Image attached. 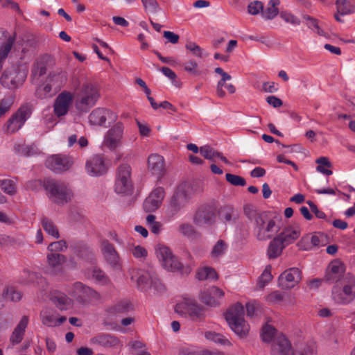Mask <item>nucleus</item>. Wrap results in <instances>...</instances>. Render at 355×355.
I'll use <instances>...</instances> for the list:
<instances>
[{
	"instance_id": "4d7b16f0",
	"label": "nucleus",
	"mask_w": 355,
	"mask_h": 355,
	"mask_svg": "<svg viewBox=\"0 0 355 355\" xmlns=\"http://www.w3.org/2000/svg\"><path fill=\"white\" fill-rule=\"evenodd\" d=\"M303 18L307 21L306 24L309 28L316 32L319 35H324V31L319 27L318 20L316 19H314L309 15H304Z\"/></svg>"
},
{
	"instance_id": "052dcab7",
	"label": "nucleus",
	"mask_w": 355,
	"mask_h": 355,
	"mask_svg": "<svg viewBox=\"0 0 355 355\" xmlns=\"http://www.w3.org/2000/svg\"><path fill=\"white\" fill-rule=\"evenodd\" d=\"M275 333V329L271 325L266 324L262 328L261 338L263 342H270Z\"/></svg>"
},
{
	"instance_id": "423d86ee",
	"label": "nucleus",
	"mask_w": 355,
	"mask_h": 355,
	"mask_svg": "<svg viewBox=\"0 0 355 355\" xmlns=\"http://www.w3.org/2000/svg\"><path fill=\"white\" fill-rule=\"evenodd\" d=\"M279 231L275 221L268 218L266 215H258L254 223V234L257 240L263 241L270 239Z\"/></svg>"
},
{
	"instance_id": "c9c22d12",
	"label": "nucleus",
	"mask_w": 355,
	"mask_h": 355,
	"mask_svg": "<svg viewBox=\"0 0 355 355\" xmlns=\"http://www.w3.org/2000/svg\"><path fill=\"white\" fill-rule=\"evenodd\" d=\"M92 341L105 347H116L119 344V340L110 334H100L94 337Z\"/></svg>"
},
{
	"instance_id": "bb28decb",
	"label": "nucleus",
	"mask_w": 355,
	"mask_h": 355,
	"mask_svg": "<svg viewBox=\"0 0 355 355\" xmlns=\"http://www.w3.org/2000/svg\"><path fill=\"white\" fill-rule=\"evenodd\" d=\"M301 235V229L299 226H288L277 236L284 245H287L294 243Z\"/></svg>"
},
{
	"instance_id": "4c0bfd02",
	"label": "nucleus",
	"mask_w": 355,
	"mask_h": 355,
	"mask_svg": "<svg viewBox=\"0 0 355 355\" xmlns=\"http://www.w3.org/2000/svg\"><path fill=\"white\" fill-rule=\"evenodd\" d=\"M0 189L10 196H15L17 192V179L0 180Z\"/></svg>"
},
{
	"instance_id": "a19ab883",
	"label": "nucleus",
	"mask_w": 355,
	"mask_h": 355,
	"mask_svg": "<svg viewBox=\"0 0 355 355\" xmlns=\"http://www.w3.org/2000/svg\"><path fill=\"white\" fill-rule=\"evenodd\" d=\"M237 216L236 211L230 206H225L220 211V217L224 223L234 222Z\"/></svg>"
},
{
	"instance_id": "f8f14e48",
	"label": "nucleus",
	"mask_w": 355,
	"mask_h": 355,
	"mask_svg": "<svg viewBox=\"0 0 355 355\" xmlns=\"http://www.w3.org/2000/svg\"><path fill=\"white\" fill-rule=\"evenodd\" d=\"M124 133V125L121 122L116 123L105 133L103 141L104 147L111 151L116 150L122 145Z\"/></svg>"
},
{
	"instance_id": "3c124183",
	"label": "nucleus",
	"mask_w": 355,
	"mask_h": 355,
	"mask_svg": "<svg viewBox=\"0 0 355 355\" xmlns=\"http://www.w3.org/2000/svg\"><path fill=\"white\" fill-rule=\"evenodd\" d=\"M227 245L223 240H218L211 251V257L213 259H218L226 252Z\"/></svg>"
},
{
	"instance_id": "09e8293b",
	"label": "nucleus",
	"mask_w": 355,
	"mask_h": 355,
	"mask_svg": "<svg viewBox=\"0 0 355 355\" xmlns=\"http://www.w3.org/2000/svg\"><path fill=\"white\" fill-rule=\"evenodd\" d=\"M309 240L313 246H319L320 239L319 236L317 235H312L311 237H309V236H304L301 239V240L297 243V245L302 250H309L310 247L306 245L309 241Z\"/></svg>"
},
{
	"instance_id": "e433bc0d",
	"label": "nucleus",
	"mask_w": 355,
	"mask_h": 355,
	"mask_svg": "<svg viewBox=\"0 0 355 355\" xmlns=\"http://www.w3.org/2000/svg\"><path fill=\"white\" fill-rule=\"evenodd\" d=\"M52 300L55 306L60 310H67L72 305L71 300L62 293H55Z\"/></svg>"
},
{
	"instance_id": "a18cd8bd",
	"label": "nucleus",
	"mask_w": 355,
	"mask_h": 355,
	"mask_svg": "<svg viewBox=\"0 0 355 355\" xmlns=\"http://www.w3.org/2000/svg\"><path fill=\"white\" fill-rule=\"evenodd\" d=\"M42 225L45 232L52 236L53 237L58 239L60 236L58 230L53 222L46 217H43L42 219Z\"/></svg>"
},
{
	"instance_id": "f3484780",
	"label": "nucleus",
	"mask_w": 355,
	"mask_h": 355,
	"mask_svg": "<svg viewBox=\"0 0 355 355\" xmlns=\"http://www.w3.org/2000/svg\"><path fill=\"white\" fill-rule=\"evenodd\" d=\"M73 94L69 91H63L56 97L53 111L55 116L60 117L66 115L72 105Z\"/></svg>"
},
{
	"instance_id": "37998d69",
	"label": "nucleus",
	"mask_w": 355,
	"mask_h": 355,
	"mask_svg": "<svg viewBox=\"0 0 355 355\" xmlns=\"http://www.w3.org/2000/svg\"><path fill=\"white\" fill-rule=\"evenodd\" d=\"M21 298V294L12 286H6L2 292V300H10L12 302H19Z\"/></svg>"
},
{
	"instance_id": "a878e982",
	"label": "nucleus",
	"mask_w": 355,
	"mask_h": 355,
	"mask_svg": "<svg viewBox=\"0 0 355 355\" xmlns=\"http://www.w3.org/2000/svg\"><path fill=\"white\" fill-rule=\"evenodd\" d=\"M292 352L291 344L284 336H280L273 341L271 355H291Z\"/></svg>"
},
{
	"instance_id": "20e7f679",
	"label": "nucleus",
	"mask_w": 355,
	"mask_h": 355,
	"mask_svg": "<svg viewBox=\"0 0 355 355\" xmlns=\"http://www.w3.org/2000/svg\"><path fill=\"white\" fill-rule=\"evenodd\" d=\"M175 311L177 313L188 316L193 321L200 322L205 319V308L198 304L193 298L184 297L183 300L178 303Z\"/></svg>"
},
{
	"instance_id": "6e6d98bb",
	"label": "nucleus",
	"mask_w": 355,
	"mask_h": 355,
	"mask_svg": "<svg viewBox=\"0 0 355 355\" xmlns=\"http://www.w3.org/2000/svg\"><path fill=\"white\" fill-rule=\"evenodd\" d=\"M270 270H271L270 266H268L263 270V272L261 274V275L260 276L259 280L258 282V286H259V288H263L266 286V284H267L272 280V275L271 274Z\"/></svg>"
},
{
	"instance_id": "2f4dec72",
	"label": "nucleus",
	"mask_w": 355,
	"mask_h": 355,
	"mask_svg": "<svg viewBox=\"0 0 355 355\" xmlns=\"http://www.w3.org/2000/svg\"><path fill=\"white\" fill-rule=\"evenodd\" d=\"M46 259L48 267L53 274L60 272L62 269V265L67 261L64 255L53 252L48 254Z\"/></svg>"
},
{
	"instance_id": "338daca9",
	"label": "nucleus",
	"mask_w": 355,
	"mask_h": 355,
	"mask_svg": "<svg viewBox=\"0 0 355 355\" xmlns=\"http://www.w3.org/2000/svg\"><path fill=\"white\" fill-rule=\"evenodd\" d=\"M0 1H1V5L2 7L10 8L11 10H15L19 14L21 13V11L19 8V6L17 2L13 1L12 0H0Z\"/></svg>"
},
{
	"instance_id": "5fc2aeb1",
	"label": "nucleus",
	"mask_w": 355,
	"mask_h": 355,
	"mask_svg": "<svg viewBox=\"0 0 355 355\" xmlns=\"http://www.w3.org/2000/svg\"><path fill=\"white\" fill-rule=\"evenodd\" d=\"M184 69L191 75L199 76L200 71L198 69V64L194 60H189L184 64Z\"/></svg>"
},
{
	"instance_id": "680f3d73",
	"label": "nucleus",
	"mask_w": 355,
	"mask_h": 355,
	"mask_svg": "<svg viewBox=\"0 0 355 355\" xmlns=\"http://www.w3.org/2000/svg\"><path fill=\"white\" fill-rule=\"evenodd\" d=\"M185 48L191 51L194 56L198 58H202L203 50L195 42H188L185 45Z\"/></svg>"
},
{
	"instance_id": "72a5a7b5",
	"label": "nucleus",
	"mask_w": 355,
	"mask_h": 355,
	"mask_svg": "<svg viewBox=\"0 0 355 355\" xmlns=\"http://www.w3.org/2000/svg\"><path fill=\"white\" fill-rule=\"evenodd\" d=\"M15 40V35L5 36L4 38L3 35H0V58H6L8 56Z\"/></svg>"
},
{
	"instance_id": "8fccbe9b",
	"label": "nucleus",
	"mask_w": 355,
	"mask_h": 355,
	"mask_svg": "<svg viewBox=\"0 0 355 355\" xmlns=\"http://www.w3.org/2000/svg\"><path fill=\"white\" fill-rule=\"evenodd\" d=\"M205 336L207 340H211L216 343H218L223 345H231L229 340L227 339L224 336L214 331H207L205 334Z\"/></svg>"
},
{
	"instance_id": "a211bd4d",
	"label": "nucleus",
	"mask_w": 355,
	"mask_h": 355,
	"mask_svg": "<svg viewBox=\"0 0 355 355\" xmlns=\"http://www.w3.org/2000/svg\"><path fill=\"white\" fill-rule=\"evenodd\" d=\"M72 164L73 162L69 157L61 155H52L46 161V166L55 173L66 171Z\"/></svg>"
},
{
	"instance_id": "774afa93",
	"label": "nucleus",
	"mask_w": 355,
	"mask_h": 355,
	"mask_svg": "<svg viewBox=\"0 0 355 355\" xmlns=\"http://www.w3.org/2000/svg\"><path fill=\"white\" fill-rule=\"evenodd\" d=\"M145 10L155 12L159 6L157 0H141Z\"/></svg>"
},
{
	"instance_id": "4be33fe9",
	"label": "nucleus",
	"mask_w": 355,
	"mask_h": 355,
	"mask_svg": "<svg viewBox=\"0 0 355 355\" xmlns=\"http://www.w3.org/2000/svg\"><path fill=\"white\" fill-rule=\"evenodd\" d=\"M46 80L58 92L66 84L67 73L61 68H57L49 73Z\"/></svg>"
},
{
	"instance_id": "4468645a",
	"label": "nucleus",
	"mask_w": 355,
	"mask_h": 355,
	"mask_svg": "<svg viewBox=\"0 0 355 355\" xmlns=\"http://www.w3.org/2000/svg\"><path fill=\"white\" fill-rule=\"evenodd\" d=\"M216 216V208L214 205H203L196 212L193 222L199 226L211 225L215 221Z\"/></svg>"
},
{
	"instance_id": "5701e85b",
	"label": "nucleus",
	"mask_w": 355,
	"mask_h": 355,
	"mask_svg": "<svg viewBox=\"0 0 355 355\" xmlns=\"http://www.w3.org/2000/svg\"><path fill=\"white\" fill-rule=\"evenodd\" d=\"M87 172L94 176L101 175L106 172V167L103 157L100 155H95L86 162Z\"/></svg>"
},
{
	"instance_id": "1a4fd4ad",
	"label": "nucleus",
	"mask_w": 355,
	"mask_h": 355,
	"mask_svg": "<svg viewBox=\"0 0 355 355\" xmlns=\"http://www.w3.org/2000/svg\"><path fill=\"white\" fill-rule=\"evenodd\" d=\"M342 284L343 285L342 288L339 287V284L333 287L331 296L336 304L347 305L355 299V280L351 279Z\"/></svg>"
},
{
	"instance_id": "412c9836",
	"label": "nucleus",
	"mask_w": 355,
	"mask_h": 355,
	"mask_svg": "<svg viewBox=\"0 0 355 355\" xmlns=\"http://www.w3.org/2000/svg\"><path fill=\"white\" fill-rule=\"evenodd\" d=\"M116 116L110 110L105 108L98 107L94 110L89 116V121L92 125H105L107 119L114 121Z\"/></svg>"
},
{
	"instance_id": "f257e3e1",
	"label": "nucleus",
	"mask_w": 355,
	"mask_h": 355,
	"mask_svg": "<svg viewBox=\"0 0 355 355\" xmlns=\"http://www.w3.org/2000/svg\"><path fill=\"white\" fill-rule=\"evenodd\" d=\"M73 96L76 108L80 112H87L95 105L100 97V94L95 85L92 82L86 81L79 89L76 88Z\"/></svg>"
},
{
	"instance_id": "f704fd0d",
	"label": "nucleus",
	"mask_w": 355,
	"mask_h": 355,
	"mask_svg": "<svg viewBox=\"0 0 355 355\" xmlns=\"http://www.w3.org/2000/svg\"><path fill=\"white\" fill-rule=\"evenodd\" d=\"M200 154L207 159L213 160L214 158H219L224 163L227 164H231L228 159L223 155V154L217 150H214L212 147L209 145H205L200 148Z\"/></svg>"
},
{
	"instance_id": "7ed1b4c3",
	"label": "nucleus",
	"mask_w": 355,
	"mask_h": 355,
	"mask_svg": "<svg viewBox=\"0 0 355 355\" xmlns=\"http://www.w3.org/2000/svg\"><path fill=\"white\" fill-rule=\"evenodd\" d=\"M44 187L49 198L55 203L64 205L71 201L73 194L65 184L54 180H46Z\"/></svg>"
},
{
	"instance_id": "2eb2a0df",
	"label": "nucleus",
	"mask_w": 355,
	"mask_h": 355,
	"mask_svg": "<svg viewBox=\"0 0 355 355\" xmlns=\"http://www.w3.org/2000/svg\"><path fill=\"white\" fill-rule=\"evenodd\" d=\"M301 279V271L297 268H291L280 275L278 278V285L282 289H291L300 282Z\"/></svg>"
},
{
	"instance_id": "58836bf2",
	"label": "nucleus",
	"mask_w": 355,
	"mask_h": 355,
	"mask_svg": "<svg viewBox=\"0 0 355 355\" xmlns=\"http://www.w3.org/2000/svg\"><path fill=\"white\" fill-rule=\"evenodd\" d=\"M57 92L51 87L48 82L40 85L35 89V96L41 99L53 96Z\"/></svg>"
},
{
	"instance_id": "dca6fc26",
	"label": "nucleus",
	"mask_w": 355,
	"mask_h": 355,
	"mask_svg": "<svg viewBox=\"0 0 355 355\" xmlns=\"http://www.w3.org/2000/svg\"><path fill=\"white\" fill-rule=\"evenodd\" d=\"M26 77L24 71L14 69L6 71L0 78V83L2 86L12 89L21 85L25 81Z\"/></svg>"
},
{
	"instance_id": "c03bdc74",
	"label": "nucleus",
	"mask_w": 355,
	"mask_h": 355,
	"mask_svg": "<svg viewBox=\"0 0 355 355\" xmlns=\"http://www.w3.org/2000/svg\"><path fill=\"white\" fill-rule=\"evenodd\" d=\"M15 148L18 153L25 156H32L37 153L38 149L35 144L19 143L15 144Z\"/></svg>"
},
{
	"instance_id": "c756f323",
	"label": "nucleus",
	"mask_w": 355,
	"mask_h": 355,
	"mask_svg": "<svg viewBox=\"0 0 355 355\" xmlns=\"http://www.w3.org/2000/svg\"><path fill=\"white\" fill-rule=\"evenodd\" d=\"M28 317L26 315H24L18 324L14 329L12 335L10 338V341L12 345H15L19 344L23 339L25 330L28 324Z\"/></svg>"
},
{
	"instance_id": "13d9d810",
	"label": "nucleus",
	"mask_w": 355,
	"mask_h": 355,
	"mask_svg": "<svg viewBox=\"0 0 355 355\" xmlns=\"http://www.w3.org/2000/svg\"><path fill=\"white\" fill-rule=\"evenodd\" d=\"M226 180L234 186L243 187L246 184L245 180L239 175H234L232 173H227L225 175Z\"/></svg>"
},
{
	"instance_id": "69168bd1",
	"label": "nucleus",
	"mask_w": 355,
	"mask_h": 355,
	"mask_svg": "<svg viewBox=\"0 0 355 355\" xmlns=\"http://www.w3.org/2000/svg\"><path fill=\"white\" fill-rule=\"evenodd\" d=\"M161 71L163 73L164 76L168 77L170 80H172L173 83L175 86H179L178 82L176 80L177 75L175 73L172 71L170 68L166 67H163L160 69Z\"/></svg>"
},
{
	"instance_id": "ea45409f",
	"label": "nucleus",
	"mask_w": 355,
	"mask_h": 355,
	"mask_svg": "<svg viewBox=\"0 0 355 355\" xmlns=\"http://www.w3.org/2000/svg\"><path fill=\"white\" fill-rule=\"evenodd\" d=\"M279 0H270L266 10H262V16L266 19H272L279 14L277 6L279 5Z\"/></svg>"
},
{
	"instance_id": "bf43d9fd",
	"label": "nucleus",
	"mask_w": 355,
	"mask_h": 355,
	"mask_svg": "<svg viewBox=\"0 0 355 355\" xmlns=\"http://www.w3.org/2000/svg\"><path fill=\"white\" fill-rule=\"evenodd\" d=\"M178 231L182 235L187 237H193L196 230L193 225L189 223H182L178 227Z\"/></svg>"
},
{
	"instance_id": "cd10ccee",
	"label": "nucleus",
	"mask_w": 355,
	"mask_h": 355,
	"mask_svg": "<svg viewBox=\"0 0 355 355\" xmlns=\"http://www.w3.org/2000/svg\"><path fill=\"white\" fill-rule=\"evenodd\" d=\"M155 275L153 272L139 269L133 270L132 272V279H135L137 286L141 290H145L150 286Z\"/></svg>"
},
{
	"instance_id": "b1692460",
	"label": "nucleus",
	"mask_w": 355,
	"mask_h": 355,
	"mask_svg": "<svg viewBox=\"0 0 355 355\" xmlns=\"http://www.w3.org/2000/svg\"><path fill=\"white\" fill-rule=\"evenodd\" d=\"M214 71L221 76V79L218 82L216 87V94L220 97L223 98L225 96V92L223 89V87H225L230 94H234L236 92L235 87L231 84H227L226 82L232 79V76L227 73L225 72L223 69L220 67H216L214 69Z\"/></svg>"
},
{
	"instance_id": "6ab92c4d",
	"label": "nucleus",
	"mask_w": 355,
	"mask_h": 355,
	"mask_svg": "<svg viewBox=\"0 0 355 355\" xmlns=\"http://www.w3.org/2000/svg\"><path fill=\"white\" fill-rule=\"evenodd\" d=\"M165 191L163 188L155 189L144 202V209L146 212L156 211L162 205L164 198Z\"/></svg>"
},
{
	"instance_id": "9b49d317",
	"label": "nucleus",
	"mask_w": 355,
	"mask_h": 355,
	"mask_svg": "<svg viewBox=\"0 0 355 355\" xmlns=\"http://www.w3.org/2000/svg\"><path fill=\"white\" fill-rule=\"evenodd\" d=\"M157 257L163 268L168 271H181L183 265L173 254L171 250L165 245H159L155 250Z\"/></svg>"
},
{
	"instance_id": "79ce46f5",
	"label": "nucleus",
	"mask_w": 355,
	"mask_h": 355,
	"mask_svg": "<svg viewBox=\"0 0 355 355\" xmlns=\"http://www.w3.org/2000/svg\"><path fill=\"white\" fill-rule=\"evenodd\" d=\"M337 12L340 15H346L355 12V6L347 0H336Z\"/></svg>"
},
{
	"instance_id": "aec40b11",
	"label": "nucleus",
	"mask_w": 355,
	"mask_h": 355,
	"mask_svg": "<svg viewBox=\"0 0 355 355\" xmlns=\"http://www.w3.org/2000/svg\"><path fill=\"white\" fill-rule=\"evenodd\" d=\"M224 295L223 290L216 286H212L200 293V300L207 306H217L220 305V300Z\"/></svg>"
},
{
	"instance_id": "49530a36",
	"label": "nucleus",
	"mask_w": 355,
	"mask_h": 355,
	"mask_svg": "<svg viewBox=\"0 0 355 355\" xmlns=\"http://www.w3.org/2000/svg\"><path fill=\"white\" fill-rule=\"evenodd\" d=\"M88 274L99 284L106 285L110 283V279L105 274V272L98 268L93 267L91 270H88Z\"/></svg>"
},
{
	"instance_id": "864d4df0",
	"label": "nucleus",
	"mask_w": 355,
	"mask_h": 355,
	"mask_svg": "<svg viewBox=\"0 0 355 355\" xmlns=\"http://www.w3.org/2000/svg\"><path fill=\"white\" fill-rule=\"evenodd\" d=\"M155 216L149 214L147 216L146 220L151 232L157 234L160 232L162 225L160 222L156 221Z\"/></svg>"
},
{
	"instance_id": "6e6552de",
	"label": "nucleus",
	"mask_w": 355,
	"mask_h": 355,
	"mask_svg": "<svg viewBox=\"0 0 355 355\" xmlns=\"http://www.w3.org/2000/svg\"><path fill=\"white\" fill-rule=\"evenodd\" d=\"M69 293L83 304L101 300V295L98 292L80 282L71 285Z\"/></svg>"
},
{
	"instance_id": "473e14b6",
	"label": "nucleus",
	"mask_w": 355,
	"mask_h": 355,
	"mask_svg": "<svg viewBox=\"0 0 355 355\" xmlns=\"http://www.w3.org/2000/svg\"><path fill=\"white\" fill-rule=\"evenodd\" d=\"M286 248L281 240L276 236L269 243L267 248V255L270 259H274L279 257Z\"/></svg>"
},
{
	"instance_id": "7c9ffc66",
	"label": "nucleus",
	"mask_w": 355,
	"mask_h": 355,
	"mask_svg": "<svg viewBox=\"0 0 355 355\" xmlns=\"http://www.w3.org/2000/svg\"><path fill=\"white\" fill-rule=\"evenodd\" d=\"M40 316L42 324L50 327L59 326L67 320L65 316L58 317L57 314L48 310L42 311Z\"/></svg>"
},
{
	"instance_id": "0eeeda50",
	"label": "nucleus",
	"mask_w": 355,
	"mask_h": 355,
	"mask_svg": "<svg viewBox=\"0 0 355 355\" xmlns=\"http://www.w3.org/2000/svg\"><path fill=\"white\" fill-rule=\"evenodd\" d=\"M131 167L127 164H121L116 173L114 190L117 193L130 195L133 191Z\"/></svg>"
},
{
	"instance_id": "9d476101",
	"label": "nucleus",
	"mask_w": 355,
	"mask_h": 355,
	"mask_svg": "<svg viewBox=\"0 0 355 355\" xmlns=\"http://www.w3.org/2000/svg\"><path fill=\"white\" fill-rule=\"evenodd\" d=\"M32 110L28 104L21 105L7 121L4 125V130L7 134L17 132L30 117Z\"/></svg>"
},
{
	"instance_id": "39448f33",
	"label": "nucleus",
	"mask_w": 355,
	"mask_h": 355,
	"mask_svg": "<svg viewBox=\"0 0 355 355\" xmlns=\"http://www.w3.org/2000/svg\"><path fill=\"white\" fill-rule=\"evenodd\" d=\"M189 187L187 184H180L171 196L167 207V215L172 218L177 215L189 203Z\"/></svg>"
},
{
	"instance_id": "f03ea898",
	"label": "nucleus",
	"mask_w": 355,
	"mask_h": 355,
	"mask_svg": "<svg viewBox=\"0 0 355 355\" xmlns=\"http://www.w3.org/2000/svg\"><path fill=\"white\" fill-rule=\"evenodd\" d=\"M225 320L230 329L241 338L250 332V326L244 319V308L240 303L231 306L225 313Z\"/></svg>"
},
{
	"instance_id": "ddd939ff",
	"label": "nucleus",
	"mask_w": 355,
	"mask_h": 355,
	"mask_svg": "<svg viewBox=\"0 0 355 355\" xmlns=\"http://www.w3.org/2000/svg\"><path fill=\"white\" fill-rule=\"evenodd\" d=\"M345 266L339 259L331 261L327 268L324 281L329 284H336L338 285L345 284Z\"/></svg>"
},
{
	"instance_id": "603ef678",
	"label": "nucleus",
	"mask_w": 355,
	"mask_h": 355,
	"mask_svg": "<svg viewBox=\"0 0 355 355\" xmlns=\"http://www.w3.org/2000/svg\"><path fill=\"white\" fill-rule=\"evenodd\" d=\"M13 103L14 97L11 95L5 96L0 101V118L11 109Z\"/></svg>"
},
{
	"instance_id": "de8ad7c7",
	"label": "nucleus",
	"mask_w": 355,
	"mask_h": 355,
	"mask_svg": "<svg viewBox=\"0 0 355 355\" xmlns=\"http://www.w3.org/2000/svg\"><path fill=\"white\" fill-rule=\"evenodd\" d=\"M46 64L43 61H37L31 69V78L33 81L38 79L46 73Z\"/></svg>"
},
{
	"instance_id": "0e129e2a",
	"label": "nucleus",
	"mask_w": 355,
	"mask_h": 355,
	"mask_svg": "<svg viewBox=\"0 0 355 355\" xmlns=\"http://www.w3.org/2000/svg\"><path fill=\"white\" fill-rule=\"evenodd\" d=\"M263 5L261 1H254L251 2L248 6V11L250 14L256 15L259 13L260 10H263Z\"/></svg>"
},
{
	"instance_id": "393cba45",
	"label": "nucleus",
	"mask_w": 355,
	"mask_h": 355,
	"mask_svg": "<svg viewBox=\"0 0 355 355\" xmlns=\"http://www.w3.org/2000/svg\"><path fill=\"white\" fill-rule=\"evenodd\" d=\"M148 169L157 177H162L165 172L164 157L158 154H151L148 158Z\"/></svg>"
},
{
	"instance_id": "c85d7f7f",
	"label": "nucleus",
	"mask_w": 355,
	"mask_h": 355,
	"mask_svg": "<svg viewBox=\"0 0 355 355\" xmlns=\"http://www.w3.org/2000/svg\"><path fill=\"white\" fill-rule=\"evenodd\" d=\"M101 247L103 255L106 261L113 267L116 268L119 264V255L114 245L107 240L101 242Z\"/></svg>"
},
{
	"instance_id": "e2e57ef3",
	"label": "nucleus",
	"mask_w": 355,
	"mask_h": 355,
	"mask_svg": "<svg viewBox=\"0 0 355 355\" xmlns=\"http://www.w3.org/2000/svg\"><path fill=\"white\" fill-rule=\"evenodd\" d=\"M67 248V244L64 240L52 242L48 246V250L51 252L64 251Z\"/></svg>"
}]
</instances>
